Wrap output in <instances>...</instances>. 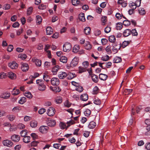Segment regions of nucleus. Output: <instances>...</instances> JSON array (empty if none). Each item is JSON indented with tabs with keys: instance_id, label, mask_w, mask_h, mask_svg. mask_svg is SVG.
Here are the masks:
<instances>
[{
	"instance_id": "f257e3e1",
	"label": "nucleus",
	"mask_w": 150,
	"mask_h": 150,
	"mask_svg": "<svg viewBox=\"0 0 150 150\" xmlns=\"http://www.w3.org/2000/svg\"><path fill=\"white\" fill-rule=\"evenodd\" d=\"M71 46L69 43L67 42L63 45V51L64 52L69 51L71 49Z\"/></svg>"
},
{
	"instance_id": "f03ea898",
	"label": "nucleus",
	"mask_w": 150,
	"mask_h": 150,
	"mask_svg": "<svg viewBox=\"0 0 150 150\" xmlns=\"http://www.w3.org/2000/svg\"><path fill=\"white\" fill-rule=\"evenodd\" d=\"M8 66L12 69H16L18 67V64L16 62L13 61L8 63Z\"/></svg>"
},
{
	"instance_id": "7ed1b4c3",
	"label": "nucleus",
	"mask_w": 150,
	"mask_h": 150,
	"mask_svg": "<svg viewBox=\"0 0 150 150\" xmlns=\"http://www.w3.org/2000/svg\"><path fill=\"white\" fill-rule=\"evenodd\" d=\"M49 129V127L47 126L42 125L39 128V130L42 133H46L47 132Z\"/></svg>"
},
{
	"instance_id": "20e7f679",
	"label": "nucleus",
	"mask_w": 150,
	"mask_h": 150,
	"mask_svg": "<svg viewBox=\"0 0 150 150\" xmlns=\"http://www.w3.org/2000/svg\"><path fill=\"white\" fill-rule=\"evenodd\" d=\"M46 123L48 126L51 127L54 126L56 124L55 120L51 119H48L46 121Z\"/></svg>"
},
{
	"instance_id": "39448f33",
	"label": "nucleus",
	"mask_w": 150,
	"mask_h": 150,
	"mask_svg": "<svg viewBox=\"0 0 150 150\" xmlns=\"http://www.w3.org/2000/svg\"><path fill=\"white\" fill-rule=\"evenodd\" d=\"M3 143L4 146L11 147L13 145V143L11 141L8 139H6L3 141Z\"/></svg>"
},
{
	"instance_id": "423d86ee",
	"label": "nucleus",
	"mask_w": 150,
	"mask_h": 150,
	"mask_svg": "<svg viewBox=\"0 0 150 150\" xmlns=\"http://www.w3.org/2000/svg\"><path fill=\"white\" fill-rule=\"evenodd\" d=\"M79 58L75 57L71 61L70 63V66L72 67L76 66L78 63Z\"/></svg>"
},
{
	"instance_id": "0eeeda50",
	"label": "nucleus",
	"mask_w": 150,
	"mask_h": 150,
	"mask_svg": "<svg viewBox=\"0 0 150 150\" xmlns=\"http://www.w3.org/2000/svg\"><path fill=\"white\" fill-rule=\"evenodd\" d=\"M51 84L54 86H57L59 85V79L56 78H53L51 80Z\"/></svg>"
},
{
	"instance_id": "6e6552de",
	"label": "nucleus",
	"mask_w": 150,
	"mask_h": 150,
	"mask_svg": "<svg viewBox=\"0 0 150 150\" xmlns=\"http://www.w3.org/2000/svg\"><path fill=\"white\" fill-rule=\"evenodd\" d=\"M47 115L50 116L54 115L55 112V109L52 107H50L47 110Z\"/></svg>"
},
{
	"instance_id": "1a4fd4ad",
	"label": "nucleus",
	"mask_w": 150,
	"mask_h": 150,
	"mask_svg": "<svg viewBox=\"0 0 150 150\" xmlns=\"http://www.w3.org/2000/svg\"><path fill=\"white\" fill-rule=\"evenodd\" d=\"M21 68L23 71L25 72L28 70L29 66L27 63L21 62Z\"/></svg>"
},
{
	"instance_id": "9d476101",
	"label": "nucleus",
	"mask_w": 150,
	"mask_h": 150,
	"mask_svg": "<svg viewBox=\"0 0 150 150\" xmlns=\"http://www.w3.org/2000/svg\"><path fill=\"white\" fill-rule=\"evenodd\" d=\"M50 88L52 91L55 93H57L60 92L61 89L59 86H55L54 87L50 86Z\"/></svg>"
},
{
	"instance_id": "9b49d317",
	"label": "nucleus",
	"mask_w": 150,
	"mask_h": 150,
	"mask_svg": "<svg viewBox=\"0 0 150 150\" xmlns=\"http://www.w3.org/2000/svg\"><path fill=\"white\" fill-rule=\"evenodd\" d=\"M131 42L130 40H129L128 41H125L123 42L122 45H121V44L120 43L119 45V48L118 50H120L121 47H122L123 48H124L126 47L127 45H128Z\"/></svg>"
},
{
	"instance_id": "f8f14e48",
	"label": "nucleus",
	"mask_w": 150,
	"mask_h": 150,
	"mask_svg": "<svg viewBox=\"0 0 150 150\" xmlns=\"http://www.w3.org/2000/svg\"><path fill=\"white\" fill-rule=\"evenodd\" d=\"M11 139L14 142H18L20 140V137L18 135L14 134L11 136Z\"/></svg>"
},
{
	"instance_id": "ddd939ff",
	"label": "nucleus",
	"mask_w": 150,
	"mask_h": 150,
	"mask_svg": "<svg viewBox=\"0 0 150 150\" xmlns=\"http://www.w3.org/2000/svg\"><path fill=\"white\" fill-rule=\"evenodd\" d=\"M8 76L9 78L12 79H14L16 78V74L12 72H8Z\"/></svg>"
},
{
	"instance_id": "4468645a",
	"label": "nucleus",
	"mask_w": 150,
	"mask_h": 150,
	"mask_svg": "<svg viewBox=\"0 0 150 150\" xmlns=\"http://www.w3.org/2000/svg\"><path fill=\"white\" fill-rule=\"evenodd\" d=\"M67 74L64 72H61L59 73L58 75L59 78L60 79H64L67 76Z\"/></svg>"
},
{
	"instance_id": "2eb2a0df",
	"label": "nucleus",
	"mask_w": 150,
	"mask_h": 150,
	"mask_svg": "<svg viewBox=\"0 0 150 150\" xmlns=\"http://www.w3.org/2000/svg\"><path fill=\"white\" fill-rule=\"evenodd\" d=\"M108 77V75L105 74L101 73L99 75V79L101 80L105 81L107 79Z\"/></svg>"
},
{
	"instance_id": "dca6fc26",
	"label": "nucleus",
	"mask_w": 150,
	"mask_h": 150,
	"mask_svg": "<svg viewBox=\"0 0 150 150\" xmlns=\"http://www.w3.org/2000/svg\"><path fill=\"white\" fill-rule=\"evenodd\" d=\"M131 34V30L129 29H126L123 33V35L125 37H127Z\"/></svg>"
},
{
	"instance_id": "f3484780",
	"label": "nucleus",
	"mask_w": 150,
	"mask_h": 150,
	"mask_svg": "<svg viewBox=\"0 0 150 150\" xmlns=\"http://www.w3.org/2000/svg\"><path fill=\"white\" fill-rule=\"evenodd\" d=\"M9 93L6 92L5 93H1L0 97L4 99H7L10 97Z\"/></svg>"
},
{
	"instance_id": "a211bd4d",
	"label": "nucleus",
	"mask_w": 150,
	"mask_h": 150,
	"mask_svg": "<svg viewBox=\"0 0 150 150\" xmlns=\"http://www.w3.org/2000/svg\"><path fill=\"white\" fill-rule=\"evenodd\" d=\"M47 34L50 35L53 33V31L52 28L50 26L47 27L46 29Z\"/></svg>"
},
{
	"instance_id": "6ab92c4d",
	"label": "nucleus",
	"mask_w": 150,
	"mask_h": 150,
	"mask_svg": "<svg viewBox=\"0 0 150 150\" xmlns=\"http://www.w3.org/2000/svg\"><path fill=\"white\" fill-rule=\"evenodd\" d=\"M81 99L83 101L87 100L88 99V95L87 94L84 93L81 96Z\"/></svg>"
},
{
	"instance_id": "aec40b11",
	"label": "nucleus",
	"mask_w": 150,
	"mask_h": 150,
	"mask_svg": "<svg viewBox=\"0 0 150 150\" xmlns=\"http://www.w3.org/2000/svg\"><path fill=\"white\" fill-rule=\"evenodd\" d=\"M79 20L82 22L85 21L86 19L84 17V14L83 13H81L79 15Z\"/></svg>"
},
{
	"instance_id": "412c9836",
	"label": "nucleus",
	"mask_w": 150,
	"mask_h": 150,
	"mask_svg": "<svg viewBox=\"0 0 150 150\" xmlns=\"http://www.w3.org/2000/svg\"><path fill=\"white\" fill-rule=\"evenodd\" d=\"M59 66L56 65L52 68V72L53 75H55L57 74V71L59 69Z\"/></svg>"
},
{
	"instance_id": "4be33fe9",
	"label": "nucleus",
	"mask_w": 150,
	"mask_h": 150,
	"mask_svg": "<svg viewBox=\"0 0 150 150\" xmlns=\"http://www.w3.org/2000/svg\"><path fill=\"white\" fill-rule=\"evenodd\" d=\"M85 49L87 50H90L92 48V45L88 42H86L84 45Z\"/></svg>"
},
{
	"instance_id": "5701e85b",
	"label": "nucleus",
	"mask_w": 150,
	"mask_h": 150,
	"mask_svg": "<svg viewBox=\"0 0 150 150\" xmlns=\"http://www.w3.org/2000/svg\"><path fill=\"white\" fill-rule=\"evenodd\" d=\"M91 76L93 81L95 83H97L98 81V77L97 76L94 74L91 75Z\"/></svg>"
},
{
	"instance_id": "b1692460",
	"label": "nucleus",
	"mask_w": 150,
	"mask_h": 150,
	"mask_svg": "<svg viewBox=\"0 0 150 150\" xmlns=\"http://www.w3.org/2000/svg\"><path fill=\"white\" fill-rule=\"evenodd\" d=\"M96 125V123L93 121L91 122L88 125V127L90 129H93L95 127Z\"/></svg>"
},
{
	"instance_id": "393cba45",
	"label": "nucleus",
	"mask_w": 150,
	"mask_h": 150,
	"mask_svg": "<svg viewBox=\"0 0 150 150\" xmlns=\"http://www.w3.org/2000/svg\"><path fill=\"white\" fill-rule=\"evenodd\" d=\"M37 122L35 120H33L30 122V125L33 128H35L37 126Z\"/></svg>"
},
{
	"instance_id": "a878e982",
	"label": "nucleus",
	"mask_w": 150,
	"mask_h": 150,
	"mask_svg": "<svg viewBox=\"0 0 150 150\" xmlns=\"http://www.w3.org/2000/svg\"><path fill=\"white\" fill-rule=\"evenodd\" d=\"M30 137L29 136H26L23 139V141L25 143H28L30 142Z\"/></svg>"
},
{
	"instance_id": "bb28decb",
	"label": "nucleus",
	"mask_w": 150,
	"mask_h": 150,
	"mask_svg": "<svg viewBox=\"0 0 150 150\" xmlns=\"http://www.w3.org/2000/svg\"><path fill=\"white\" fill-rule=\"evenodd\" d=\"M113 61L114 63H118L122 61V59L120 57H116L114 58Z\"/></svg>"
},
{
	"instance_id": "cd10ccee",
	"label": "nucleus",
	"mask_w": 150,
	"mask_h": 150,
	"mask_svg": "<svg viewBox=\"0 0 150 150\" xmlns=\"http://www.w3.org/2000/svg\"><path fill=\"white\" fill-rule=\"evenodd\" d=\"M79 49L80 48L79 45H75L73 48V52L75 53H76L78 51Z\"/></svg>"
},
{
	"instance_id": "c85d7f7f",
	"label": "nucleus",
	"mask_w": 150,
	"mask_h": 150,
	"mask_svg": "<svg viewBox=\"0 0 150 150\" xmlns=\"http://www.w3.org/2000/svg\"><path fill=\"white\" fill-rule=\"evenodd\" d=\"M91 29L88 27H86L84 29V32L86 35H88L90 33Z\"/></svg>"
},
{
	"instance_id": "c756f323",
	"label": "nucleus",
	"mask_w": 150,
	"mask_h": 150,
	"mask_svg": "<svg viewBox=\"0 0 150 150\" xmlns=\"http://www.w3.org/2000/svg\"><path fill=\"white\" fill-rule=\"evenodd\" d=\"M71 3L73 5L76 6L78 4H81L79 0H72Z\"/></svg>"
},
{
	"instance_id": "7c9ffc66",
	"label": "nucleus",
	"mask_w": 150,
	"mask_h": 150,
	"mask_svg": "<svg viewBox=\"0 0 150 150\" xmlns=\"http://www.w3.org/2000/svg\"><path fill=\"white\" fill-rule=\"evenodd\" d=\"M67 58L65 56H62L59 59V60L61 62L63 63H66L67 61Z\"/></svg>"
},
{
	"instance_id": "2f4dec72",
	"label": "nucleus",
	"mask_w": 150,
	"mask_h": 150,
	"mask_svg": "<svg viewBox=\"0 0 150 150\" xmlns=\"http://www.w3.org/2000/svg\"><path fill=\"white\" fill-rule=\"evenodd\" d=\"M76 76V75L75 74L70 72L68 74L67 78L68 79H71L75 77Z\"/></svg>"
},
{
	"instance_id": "473e14b6",
	"label": "nucleus",
	"mask_w": 150,
	"mask_h": 150,
	"mask_svg": "<svg viewBox=\"0 0 150 150\" xmlns=\"http://www.w3.org/2000/svg\"><path fill=\"white\" fill-rule=\"evenodd\" d=\"M44 74V75H43V79L44 80L47 82L49 81L50 79V76L46 74Z\"/></svg>"
},
{
	"instance_id": "72a5a7b5",
	"label": "nucleus",
	"mask_w": 150,
	"mask_h": 150,
	"mask_svg": "<svg viewBox=\"0 0 150 150\" xmlns=\"http://www.w3.org/2000/svg\"><path fill=\"white\" fill-rule=\"evenodd\" d=\"M75 123L74 121L72 120H70L69 121L67 122V124L68 125L67 126L66 129L69 127L71 125H73Z\"/></svg>"
},
{
	"instance_id": "f704fd0d",
	"label": "nucleus",
	"mask_w": 150,
	"mask_h": 150,
	"mask_svg": "<svg viewBox=\"0 0 150 150\" xmlns=\"http://www.w3.org/2000/svg\"><path fill=\"white\" fill-rule=\"evenodd\" d=\"M35 62L37 66L40 67L41 65V61L38 59H36L35 60Z\"/></svg>"
},
{
	"instance_id": "c9c22d12",
	"label": "nucleus",
	"mask_w": 150,
	"mask_h": 150,
	"mask_svg": "<svg viewBox=\"0 0 150 150\" xmlns=\"http://www.w3.org/2000/svg\"><path fill=\"white\" fill-rule=\"evenodd\" d=\"M36 18L37 23L38 24H40L42 21V18L41 16L39 15L37 16Z\"/></svg>"
},
{
	"instance_id": "e433bc0d",
	"label": "nucleus",
	"mask_w": 150,
	"mask_h": 150,
	"mask_svg": "<svg viewBox=\"0 0 150 150\" xmlns=\"http://www.w3.org/2000/svg\"><path fill=\"white\" fill-rule=\"evenodd\" d=\"M122 23H119L116 24V28L117 30H120L122 28Z\"/></svg>"
},
{
	"instance_id": "4c0bfd02",
	"label": "nucleus",
	"mask_w": 150,
	"mask_h": 150,
	"mask_svg": "<svg viewBox=\"0 0 150 150\" xmlns=\"http://www.w3.org/2000/svg\"><path fill=\"white\" fill-rule=\"evenodd\" d=\"M91 113V110L88 109H86L84 112V114L86 116H89L90 115Z\"/></svg>"
},
{
	"instance_id": "58836bf2",
	"label": "nucleus",
	"mask_w": 150,
	"mask_h": 150,
	"mask_svg": "<svg viewBox=\"0 0 150 150\" xmlns=\"http://www.w3.org/2000/svg\"><path fill=\"white\" fill-rule=\"evenodd\" d=\"M116 40L114 36L112 35L109 37V40L111 42H114Z\"/></svg>"
},
{
	"instance_id": "ea45409f",
	"label": "nucleus",
	"mask_w": 150,
	"mask_h": 150,
	"mask_svg": "<svg viewBox=\"0 0 150 150\" xmlns=\"http://www.w3.org/2000/svg\"><path fill=\"white\" fill-rule=\"evenodd\" d=\"M20 93V91L18 89H15L14 88L13 90L12 94L16 96L18 95Z\"/></svg>"
},
{
	"instance_id": "a19ab883",
	"label": "nucleus",
	"mask_w": 150,
	"mask_h": 150,
	"mask_svg": "<svg viewBox=\"0 0 150 150\" xmlns=\"http://www.w3.org/2000/svg\"><path fill=\"white\" fill-rule=\"evenodd\" d=\"M46 87L45 84L38 86V88L39 90L43 91L46 89Z\"/></svg>"
},
{
	"instance_id": "79ce46f5",
	"label": "nucleus",
	"mask_w": 150,
	"mask_h": 150,
	"mask_svg": "<svg viewBox=\"0 0 150 150\" xmlns=\"http://www.w3.org/2000/svg\"><path fill=\"white\" fill-rule=\"evenodd\" d=\"M123 24L126 26H128L130 25V22L128 19L124 20L123 22Z\"/></svg>"
},
{
	"instance_id": "37998d69",
	"label": "nucleus",
	"mask_w": 150,
	"mask_h": 150,
	"mask_svg": "<svg viewBox=\"0 0 150 150\" xmlns=\"http://www.w3.org/2000/svg\"><path fill=\"white\" fill-rule=\"evenodd\" d=\"M44 81L42 80L38 79L36 80V83L38 84V86L44 85Z\"/></svg>"
},
{
	"instance_id": "c03bdc74",
	"label": "nucleus",
	"mask_w": 150,
	"mask_h": 150,
	"mask_svg": "<svg viewBox=\"0 0 150 150\" xmlns=\"http://www.w3.org/2000/svg\"><path fill=\"white\" fill-rule=\"evenodd\" d=\"M26 100V98L25 97H23L20 100L18 103L20 104H23L25 102Z\"/></svg>"
},
{
	"instance_id": "a18cd8bd",
	"label": "nucleus",
	"mask_w": 150,
	"mask_h": 150,
	"mask_svg": "<svg viewBox=\"0 0 150 150\" xmlns=\"http://www.w3.org/2000/svg\"><path fill=\"white\" fill-rule=\"evenodd\" d=\"M110 58V57L108 55H106L103 56L101 58V60L103 61H106L108 60Z\"/></svg>"
},
{
	"instance_id": "49530a36",
	"label": "nucleus",
	"mask_w": 150,
	"mask_h": 150,
	"mask_svg": "<svg viewBox=\"0 0 150 150\" xmlns=\"http://www.w3.org/2000/svg\"><path fill=\"white\" fill-rule=\"evenodd\" d=\"M18 57L20 58L23 60H24L27 57V55L25 54H20L18 55Z\"/></svg>"
},
{
	"instance_id": "de8ad7c7",
	"label": "nucleus",
	"mask_w": 150,
	"mask_h": 150,
	"mask_svg": "<svg viewBox=\"0 0 150 150\" xmlns=\"http://www.w3.org/2000/svg\"><path fill=\"white\" fill-rule=\"evenodd\" d=\"M86 68H83L81 67H79V72L80 73H81L83 72L86 71Z\"/></svg>"
},
{
	"instance_id": "09e8293b",
	"label": "nucleus",
	"mask_w": 150,
	"mask_h": 150,
	"mask_svg": "<svg viewBox=\"0 0 150 150\" xmlns=\"http://www.w3.org/2000/svg\"><path fill=\"white\" fill-rule=\"evenodd\" d=\"M21 136L22 137H25V135L27 134V131L26 130H23L20 133Z\"/></svg>"
},
{
	"instance_id": "8fccbe9b",
	"label": "nucleus",
	"mask_w": 150,
	"mask_h": 150,
	"mask_svg": "<svg viewBox=\"0 0 150 150\" xmlns=\"http://www.w3.org/2000/svg\"><path fill=\"white\" fill-rule=\"evenodd\" d=\"M25 96L29 98H31L32 97V95L30 92L25 93Z\"/></svg>"
},
{
	"instance_id": "3c124183",
	"label": "nucleus",
	"mask_w": 150,
	"mask_h": 150,
	"mask_svg": "<svg viewBox=\"0 0 150 150\" xmlns=\"http://www.w3.org/2000/svg\"><path fill=\"white\" fill-rule=\"evenodd\" d=\"M111 30V28L108 26H107L105 28L104 31L105 33H108Z\"/></svg>"
},
{
	"instance_id": "603ef678",
	"label": "nucleus",
	"mask_w": 150,
	"mask_h": 150,
	"mask_svg": "<svg viewBox=\"0 0 150 150\" xmlns=\"http://www.w3.org/2000/svg\"><path fill=\"white\" fill-rule=\"evenodd\" d=\"M59 126L61 129H64L66 128V125L63 122H61L59 124Z\"/></svg>"
},
{
	"instance_id": "864d4df0",
	"label": "nucleus",
	"mask_w": 150,
	"mask_h": 150,
	"mask_svg": "<svg viewBox=\"0 0 150 150\" xmlns=\"http://www.w3.org/2000/svg\"><path fill=\"white\" fill-rule=\"evenodd\" d=\"M131 33L133 36H137L138 35L137 30L135 29H133L131 31Z\"/></svg>"
},
{
	"instance_id": "5fc2aeb1",
	"label": "nucleus",
	"mask_w": 150,
	"mask_h": 150,
	"mask_svg": "<svg viewBox=\"0 0 150 150\" xmlns=\"http://www.w3.org/2000/svg\"><path fill=\"white\" fill-rule=\"evenodd\" d=\"M138 11L139 13L141 15H144L145 13V11L143 8L139 10Z\"/></svg>"
},
{
	"instance_id": "6e6d98bb",
	"label": "nucleus",
	"mask_w": 150,
	"mask_h": 150,
	"mask_svg": "<svg viewBox=\"0 0 150 150\" xmlns=\"http://www.w3.org/2000/svg\"><path fill=\"white\" fill-rule=\"evenodd\" d=\"M136 7H135V8L131 7L132 9H129L128 11V13L130 15L132 14L133 13L134 10L135 9H136Z\"/></svg>"
},
{
	"instance_id": "4d7b16f0",
	"label": "nucleus",
	"mask_w": 150,
	"mask_h": 150,
	"mask_svg": "<svg viewBox=\"0 0 150 150\" xmlns=\"http://www.w3.org/2000/svg\"><path fill=\"white\" fill-rule=\"evenodd\" d=\"M8 117L10 121H12L15 119V117L13 115H10L8 116Z\"/></svg>"
},
{
	"instance_id": "13d9d810",
	"label": "nucleus",
	"mask_w": 150,
	"mask_h": 150,
	"mask_svg": "<svg viewBox=\"0 0 150 150\" xmlns=\"http://www.w3.org/2000/svg\"><path fill=\"white\" fill-rule=\"evenodd\" d=\"M99 88L97 86H95L94 88H93V92L94 94H97Z\"/></svg>"
},
{
	"instance_id": "bf43d9fd",
	"label": "nucleus",
	"mask_w": 150,
	"mask_h": 150,
	"mask_svg": "<svg viewBox=\"0 0 150 150\" xmlns=\"http://www.w3.org/2000/svg\"><path fill=\"white\" fill-rule=\"evenodd\" d=\"M10 5L8 4H6L4 5L3 9L5 10H8L10 8Z\"/></svg>"
},
{
	"instance_id": "052dcab7",
	"label": "nucleus",
	"mask_w": 150,
	"mask_h": 150,
	"mask_svg": "<svg viewBox=\"0 0 150 150\" xmlns=\"http://www.w3.org/2000/svg\"><path fill=\"white\" fill-rule=\"evenodd\" d=\"M141 0H137L135 2V4L136 5V7H139L140 5L141 4Z\"/></svg>"
},
{
	"instance_id": "680f3d73",
	"label": "nucleus",
	"mask_w": 150,
	"mask_h": 150,
	"mask_svg": "<svg viewBox=\"0 0 150 150\" xmlns=\"http://www.w3.org/2000/svg\"><path fill=\"white\" fill-rule=\"evenodd\" d=\"M106 51L108 54H110L111 53V47L109 46H108L105 49Z\"/></svg>"
},
{
	"instance_id": "e2e57ef3",
	"label": "nucleus",
	"mask_w": 150,
	"mask_h": 150,
	"mask_svg": "<svg viewBox=\"0 0 150 150\" xmlns=\"http://www.w3.org/2000/svg\"><path fill=\"white\" fill-rule=\"evenodd\" d=\"M117 3L119 4L122 5V6H123L124 7H125L127 5V4H126L125 3L124 4V6L123 4L124 3V2H123V0H118V1L117 2Z\"/></svg>"
},
{
	"instance_id": "0e129e2a",
	"label": "nucleus",
	"mask_w": 150,
	"mask_h": 150,
	"mask_svg": "<svg viewBox=\"0 0 150 150\" xmlns=\"http://www.w3.org/2000/svg\"><path fill=\"white\" fill-rule=\"evenodd\" d=\"M13 46L11 45H10L8 46L7 50L9 52H11L13 50Z\"/></svg>"
},
{
	"instance_id": "69168bd1",
	"label": "nucleus",
	"mask_w": 150,
	"mask_h": 150,
	"mask_svg": "<svg viewBox=\"0 0 150 150\" xmlns=\"http://www.w3.org/2000/svg\"><path fill=\"white\" fill-rule=\"evenodd\" d=\"M33 10V8L32 7H30L28 10L27 13V15H30L32 11Z\"/></svg>"
},
{
	"instance_id": "338daca9",
	"label": "nucleus",
	"mask_w": 150,
	"mask_h": 150,
	"mask_svg": "<svg viewBox=\"0 0 150 150\" xmlns=\"http://www.w3.org/2000/svg\"><path fill=\"white\" fill-rule=\"evenodd\" d=\"M46 8V6L45 5H44L43 4H41L38 7L39 9L41 10H43Z\"/></svg>"
},
{
	"instance_id": "774afa93",
	"label": "nucleus",
	"mask_w": 150,
	"mask_h": 150,
	"mask_svg": "<svg viewBox=\"0 0 150 150\" xmlns=\"http://www.w3.org/2000/svg\"><path fill=\"white\" fill-rule=\"evenodd\" d=\"M46 111L45 109L44 108H42L40 109L39 111V113L40 114H42L44 113Z\"/></svg>"
}]
</instances>
